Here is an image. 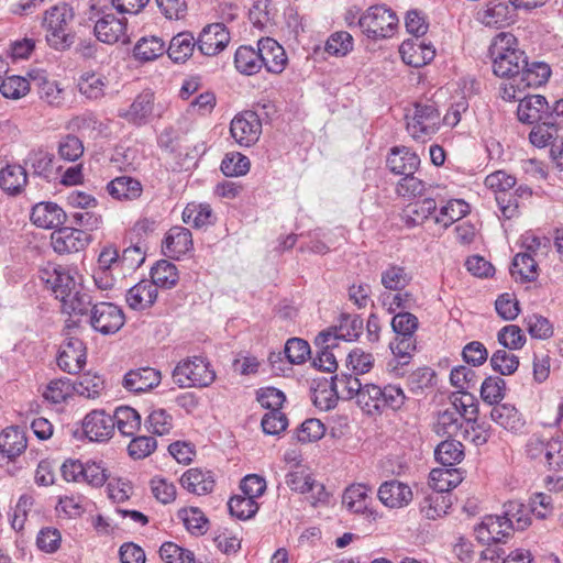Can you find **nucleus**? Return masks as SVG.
<instances>
[{
	"label": "nucleus",
	"instance_id": "obj_1",
	"mask_svg": "<svg viewBox=\"0 0 563 563\" xmlns=\"http://www.w3.org/2000/svg\"><path fill=\"white\" fill-rule=\"evenodd\" d=\"M493 73L500 78L518 80L526 53L518 48L517 37L508 32L497 34L489 45Z\"/></svg>",
	"mask_w": 563,
	"mask_h": 563
},
{
	"label": "nucleus",
	"instance_id": "obj_2",
	"mask_svg": "<svg viewBox=\"0 0 563 563\" xmlns=\"http://www.w3.org/2000/svg\"><path fill=\"white\" fill-rule=\"evenodd\" d=\"M407 396L398 385L380 387L375 384H364L356 400L357 406L366 415H379L384 410H399L405 405Z\"/></svg>",
	"mask_w": 563,
	"mask_h": 563
},
{
	"label": "nucleus",
	"instance_id": "obj_3",
	"mask_svg": "<svg viewBox=\"0 0 563 563\" xmlns=\"http://www.w3.org/2000/svg\"><path fill=\"white\" fill-rule=\"evenodd\" d=\"M108 0H90V10L96 12L98 20L95 24V34L97 38L107 44L118 42L126 43V18H118L112 12L113 9L107 4Z\"/></svg>",
	"mask_w": 563,
	"mask_h": 563
},
{
	"label": "nucleus",
	"instance_id": "obj_4",
	"mask_svg": "<svg viewBox=\"0 0 563 563\" xmlns=\"http://www.w3.org/2000/svg\"><path fill=\"white\" fill-rule=\"evenodd\" d=\"M407 131L419 142H427L440 130L441 114L434 103L416 102L406 113Z\"/></svg>",
	"mask_w": 563,
	"mask_h": 563
},
{
	"label": "nucleus",
	"instance_id": "obj_5",
	"mask_svg": "<svg viewBox=\"0 0 563 563\" xmlns=\"http://www.w3.org/2000/svg\"><path fill=\"white\" fill-rule=\"evenodd\" d=\"M74 20L73 8L67 3L53 5L46 11L44 25L47 29L46 41L55 49H66L73 44L69 24Z\"/></svg>",
	"mask_w": 563,
	"mask_h": 563
},
{
	"label": "nucleus",
	"instance_id": "obj_6",
	"mask_svg": "<svg viewBox=\"0 0 563 563\" xmlns=\"http://www.w3.org/2000/svg\"><path fill=\"white\" fill-rule=\"evenodd\" d=\"M173 379L180 388L207 387L216 379L209 362L201 356L180 361L173 371Z\"/></svg>",
	"mask_w": 563,
	"mask_h": 563
},
{
	"label": "nucleus",
	"instance_id": "obj_7",
	"mask_svg": "<svg viewBox=\"0 0 563 563\" xmlns=\"http://www.w3.org/2000/svg\"><path fill=\"white\" fill-rule=\"evenodd\" d=\"M399 20L396 13L386 5H373L360 18L358 24L362 31L372 38L390 37Z\"/></svg>",
	"mask_w": 563,
	"mask_h": 563
},
{
	"label": "nucleus",
	"instance_id": "obj_8",
	"mask_svg": "<svg viewBox=\"0 0 563 563\" xmlns=\"http://www.w3.org/2000/svg\"><path fill=\"white\" fill-rule=\"evenodd\" d=\"M515 519L517 529H525L530 523L528 518L517 517V515L512 514L511 510H507L503 516L485 517L477 528L478 538L487 542H501L515 528Z\"/></svg>",
	"mask_w": 563,
	"mask_h": 563
},
{
	"label": "nucleus",
	"instance_id": "obj_9",
	"mask_svg": "<svg viewBox=\"0 0 563 563\" xmlns=\"http://www.w3.org/2000/svg\"><path fill=\"white\" fill-rule=\"evenodd\" d=\"M125 322L120 307L111 302H98L91 307L90 324L101 334L108 335L118 332Z\"/></svg>",
	"mask_w": 563,
	"mask_h": 563
},
{
	"label": "nucleus",
	"instance_id": "obj_10",
	"mask_svg": "<svg viewBox=\"0 0 563 563\" xmlns=\"http://www.w3.org/2000/svg\"><path fill=\"white\" fill-rule=\"evenodd\" d=\"M87 350L81 339L69 332L60 346L57 357L59 368L68 374L79 373L86 364Z\"/></svg>",
	"mask_w": 563,
	"mask_h": 563
},
{
	"label": "nucleus",
	"instance_id": "obj_11",
	"mask_svg": "<svg viewBox=\"0 0 563 563\" xmlns=\"http://www.w3.org/2000/svg\"><path fill=\"white\" fill-rule=\"evenodd\" d=\"M41 280L52 289L55 297L63 300L77 288V284L66 267L48 263L40 271Z\"/></svg>",
	"mask_w": 563,
	"mask_h": 563
},
{
	"label": "nucleus",
	"instance_id": "obj_12",
	"mask_svg": "<svg viewBox=\"0 0 563 563\" xmlns=\"http://www.w3.org/2000/svg\"><path fill=\"white\" fill-rule=\"evenodd\" d=\"M230 132L241 146H251L257 142L262 132V123L254 111H245L231 121Z\"/></svg>",
	"mask_w": 563,
	"mask_h": 563
},
{
	"label": "nucleus",
	"instance_id": "obj_13",
	"mask_svg": "<svg viewBox=\"0 0 563 563\" xmlns=\"http://www.w3.org/2000/svg\"><path fill=\"white\" fill-rule=\"evenodd\" d=\"M51 243L59 254L79 252L90 243V234L85 230L63 227L52 233Z\"/></svg>",
	"mask_w": 563,
	"mask_h": 563
},
{
	"label": "nucleus",
	"instance_id": "obj_14",
	"mask_svg": "<svg viewBox=\"0 0 563 563\" xmlns=\"http://www.w3.org/2000/svg\"><path fill=\"white\" fill-rule=\"evenodd\" d=\"M231 36L223 23L205 26L197 40L198 49L206 56H214L230 43Z\"/></svg>",
	"mask_w": 563,
	"mask_h": 563
},
{
	"label": "nucleus",
	"instance_id": "obj_15",
	"mask_svg": "<svg viewBox=\"0 0 563 563\" xmlns=\"http://www.w3.org/2000/svg\"><path fill=\"white\" fill-rule=\"evenodd\" d=\"M82 430L90 441L104 442L114 433V420L104 410H92L85 417Z\"/></svg>",
	"mask_w": 563,
	"mask_h": 563
},
{
	"label": "nucleus",
	"instance_id": "obj_16",
	"mask_svg": "<svg viewBox=\"0 0 563 563\" xmlns=\"http://www.w3.org/2000/svg\"><path fill=\"white\" fill-rule=\"evenodd\" d=\"M314 345L318 352L312 361L313 366L320 371L333 373L338 368L336 355L334 353V350L340 349L338 336L322 331L316 336Z\"/></svg>",
	"mask_w": 563,
	"mask_h": 563
},
{
	"label": "nucleus",
	"instance_id": "obj_17",
	"mask_svg": "<svg viewBox=\"0 0 563 563\" xmlns=\"http://www.w3.org/2000/svg\"><path fill=\"white\" fill-rule=\"evenodd\" d=\"M402 60L412 67H422L429 64L435 56V49L427 44L423 38H409L402 42L399 47Z\"/></svg>",
	"mask_w": 563,
	"mask_h": 563
},
{
	"label": "nucleus",
	"instance_id": "obj_18",
	"mask_svg": "<svg viewBox=\"0 0 563 563\" xmlns=\"http://www.w3.org/2000/svg\"><path fill=\"white\" fill-rule=\"evenodd\" d=\"M514 10L505 1L489 0L477 10L475 19L485 26L503 27L512 21Z\"/></svg>",
	"mask_w": 563,
	"mask_h": 563
},
{
	"label": "nucleus",
	"instance_id": "obj_19",
	"mask_svg": "<svg viewBox=\"0 0 563 563\" xmlns=\"http://www.w3.org/2000/svg\"><path fill=\"white\" fill-rule=\"evenodd\" d=\"M377 496L388 508L406 507L413 497L411 488L397 479L384 482L378 488Z\"/></svg>",
	"mask_w": 563,
	"mask_h": 563
},
{
	"label": "nucleus",
	"instance_id": "obj_20",
	"mask_svg": "<svg viewBox=\"0 0 563 563\" xmlns=\"http://www.w3.org/2000/svg\"><path fill=\"white\" fill-rule=\"evenodd\" d=\"M258 46L266 70L276 75L283 73L288 62L284 47L272 37L261 38Z\"/></svg>",
	"mask_w": 563,
	"mask_h": 563
},
{
	"label": "nucleus",
	"instance_id": "obj_21",
	"mask_svg": "<svg viewBox=\"0 0 563 563\" xmlns=\"http://www.w3.org/2000/svg\"><path fill=\"white\" fill-rule=\"evenodd\" d=\"M162 380L159 371L153 367H141L129 371L123 378V386L129 391L146 393L157 387Z\"/></svg>",
	"mask_w": 563,
	"mask_h": 563
},
{
	"label": "nucleus",
	"instance_id": "obj_22",
	"mask_svg": "<svg viewBox=\"0 0 563 563\" xmlns=\"http://www.w3.org/2000/svg\"><path fill=\"white\" fill-rule=\"evenodd\" d=\"M549 104L541 95H533L520 99L517 115L519 121L527 124H536L547 120Z\"/></svg>",
	"mask_w": 563,
	"mask_h": 563
},
{
	"label": "nucleus",
	"instance_id": "obj_23",
	"mask_svg": "<svg viewBox=\"0 0 563 563\" xmlns=\"http://www.w3.org/2000/svg\"><path fill=\"white\" fill-rule=\"evenodd\" d=\"M30 218L38 228L53 229L64 223L66 213L54 202H40L32 208Z\"/></svg>",
	"mask_w": 563,
	"mask_h": 563
},
{
	"label": "nucleus",
	"instance_id": "obj_24",
	"mask_svg": "<svg viewBox=\"0 0 563 563\" xmlns=\"http://www.w3.org/2000/svg\"><path fill=\"white\" fill-rule=\"evenodd\" d=\"M192 249L191 232L184 227H173L163 243L164 253L173 258H179Z\"/></svg>",
	"mask_w": 563,
	"mask_h": 563
},
{
	"label": "nucleus",
	"instance_id": "obj_25",
	"mask_svg": "<svg viewBox=\"0 0 563 563\" xmlns=\"http://www.w3.org/2000/svg\"><path fill=\"white\" fill-rule=\"evenodd\" d=\"M25 165L34 176L46 181L55 179L58 172L54 165V155L43 148L32 150L25 159Z\"/></svg>",
	"mask_w": 563,
	"mask_h": 563
},
{
	"label": "nucleus",
	"instance_id": "obj_26",
	"mask_svg": "<svg viewBox=\"0 0 563 563\" xmlns=\"http://www.w3.org/2000/svg\"><path fill=\"white\" fill-rule=\"evenodd\" d=\"M154 95L151 91H143L136 96L134 101L125 110L119 111V117L128 122L142 125L153 112Z\"/></svg>",
	"mask_w": 563,
	"mask_h": 563
},
{
	"label": "nucleus",
	"instance_id": "obj_27",
	"mask_svg": "<svg viewBox=\"0 0 563 563\" xmlns=\"http://www.w3.org/2000/svg\"><path fill=\"white\" fill-rule=\"evenodd\" d=\"M214 476L211 471L202 468H189L181 478V486L189 493L196 495H206L213 490Z\"/></svg>",
	"mask_w": 563,
	"mask_h": 563
},
{
	"label": "nucleus",
	"instance_id": "obj_28",
	"mask_svg": "<svg viewBox=\"0 0 563 563\" xmlns=\"http://www.w3.org/2000/svg\"><path fill=\"white\" fill-rule=\"evenodd\" d=\"M452 506V495L443 492H430L420 501V512L429 520H437L448 514Z\"/></svg>",
	"mask_w": 563,
	"mask_h": 563
},
{
	"label": "nucleus",
	"instance_id": "obj_29",
	"mask_svg": "<svg viewBox=\"0 0 563 563\" xmlns=\"http://www.w3.org/2000/svg\"><path fill=\"white\" fill-rule=\"evenodd\" d=\"M156 298V285L144 279L128 290L125 299L131 309L144 310L152 307Z\"/></svg>",
	"mask_w": 563,
	"mask_h": 563
},
{
	"label": "nucleus",
	"instance_id": "obj_30",
	"mask_svg": "<svg viewBox=\"0 0 563 563\" xmlns=\"http://www.w3.org/2000/svg\"><path fill=\"white\" fill-rule=\"evenodd\" d=\"M260 46L241 45L234 54L235 69L245 76H252L261 71L263 59H261Z\"/></svg>",
	"mask_w": 563,
	"mask_h": 563
},
{
	"label": "nucleus",
	"instance_id": "obj_31",
	"mask_svg": "<svg viewBox=\"0 0 563 563\" xmlns=\"http://www.w3.org/2000/svg\"><path fill=\"white\" fill-rule=\"evenodd\" d=\"M419 164V156L407 147H395L387 157V166L397 175L415 174Z\"/></svg>",
	"mask_w": 563,
	"mask_h": 563
},
{
	"label": "nucleus",
	"instance_id": "obj_32",
	"mask_svg": "<svg viewBox=\"0 0 563 563\" xmlns=\"http://www.w3.org/2000/svg\"><path fill=\"white\" fill-rule=\"evenodd\" d=\"M551 75L550 66L544 62H528L521 68L518 79L520 80L521 87L537 88L544 85Z\"/></svg>",
	"mask_w": 563,
	"mask_h": 563
},
{
	"label": "nucleus",
	"instance_id": "obj_33",
	"mask_svg": "<svg viewBox=\"0 0 563 563\" xmlns=\"http://www.w3.org/2000/svg\"><path fill=\"white\" fill-rule=\"evenodd\" d=\"M107 190L117 200H134L142 195L143 188L137 179L120 176L107 185Z\"/></svg>",
	"mask_w": 563,
	"mask_h": 563
},
{
	"label": "nucleus",
	"instance_id": "obj_34",
	"mask_svg": "<svg viewBox=\"0 0 563 563\" xmlns=\"http://www.w3.org/2000/svg\"><path fill=\"white\" fill-rule=\"evenodd\" d=\"M465 424V419L461 417L456 409L450 410L446 408L439 413L434 431L440 437L460 438Z\"/></svg>",
	"mask_w": 563,
	"mask_h": 563
},
{
	"label": "nucleus",
	"instance_id": "obj_35",
	"mask_svg": "<svg viewBox=\"0 0 563 563\" xmlns=\"http://www.w3.org/2000/svg\"><path fill=\"white\" fill-rule=\"evenodd\" d=\"M437 210V202L432 198H424L409 203L402 211V219L408 227H417L424 223L426 220Z\"/></svg>",
	"mask_w": 563,
	"mask_h": 563
},
{
	"label": "nucleus",
	"instance_id": "obj_36",
	"mask_svg": "<svg viewBox=\"0 0 563 563\" xmlns=\"http://www.w3.org/2000/svg\"><path fill=\"white\" fill-rule=\"evenodd\" d=\"M490 418L494 422L511 432L520 431L525 426L519 411L509 404L497 405L492 409Z\"/></svg>",
	"mask_w": 563,
	"mask_h": 563
},
{
	"label": "nucleus",
	"instance_id": "obj_37",
	"mask_svg": "<svg viewBox=\"0 0 563 563\" xmlns=\"http://www.w3.org/2000/svg\"><path fill=\"white\" fill-rule=\"evenodd\" d=\"M26 449L24 432L18 427H10L0 433V452L9 459L22 454Z\"/></svg>",
	"mask_w": 563,
	"mask_h": 563
},
{
	"label": "nucleus",
	"instance_id": "obj_38",
	"mask_svg": "<svg viewBox=\"0 0 563 563\" xmlns=\"http://www.w3.org/2000/svg\"><path fill=\"white\" fill-rule=\"evenodd\" d=\"M26 181V170L20 165H7L0 169V188L10 195L20 194Z\"/></svg>",
	"mask_w": 563,
	"mask_h": 563
},
{
	"label": "nucleus",
	"instance_id": "obj_39",
	"mask_svg": "<svg viewBox=\"0 0 563 563\" xmlns=\"http://www.w3.org/2000/svg\"><path fill=\"white\" fill-rule=\"evenodd\" d=\"M32 81L37 87V93L41 100L53 107L64 104L65 92L57 81L49 80L42 75L33 77Z\"/></svg>",
	"mask_w": 563,
	"mask_h": 563
},
{
	"label": "nucleus",
	"instance_id": "obj_40",
	"mask_svg": "<svg viewBox=\"0 0 563 563\" xmlns=\"http://www.w3.org/2000/svg\"><path fill=\"white\" fill-rule=\"evenodd\" d=\"M329 386L336 397L357 400L364 384L354 375L342 374L331 377Z\"/></svg>",
	"mask_w": 563,
	"mask_h": 563
},
{
	"label": "nucleus",
	"instance_id": "obj_41",
	"mask_svg": "<svg viewBox=\"0 0 563 563\" xmlns=\"http://www.w3.org/2000/svg\"><path fill=\"white\" fill-rule=\"evenodd\" d=\"M197 41L190 32H180L169 43L167 53L175 63H184L191 56Z\"/></svg>",
	"mask_w": 563,
	"mask_h": 563
},
{
	"label": "nucleus",
	"instance_id": "obj_42",
	"mask_svg": "<svg viewBox=\"0 0 563 563\" xmlns=\"http://www.w3.org/2000/svg\"><path fill=\"white\" fill-rule=\"evenodd\" d=\"M372 489L363 484L351 485L343 494V504L349 510L355 514L368 511V499Z\"/></svg>",
	"mask_w": 563,
	"mask_h": 563
},
{
	"label": "nucleus",
	"instance_id": "obj_43",
	"mask_svg": "<svg viewBox=\"0 0 563 563\" xmlns=\"http://www.w3.org/2000/svg\"><path fill=\"white\" fill-rule=\"evenodd\" d=\"M511 276L521 282H533L538 277V262L531 253H518L511 264Z\"/></svg>",
	"mask_w": 563,
	"mask_h": 563
},
{
	"label": "nucleus",
	"instance_id": "obj_44",
	"mask_svg": "<svg viewBox=\"0 0 563 563\" xmlns=\"http://www.w3.org/2000/svg\"><path fill=\"white\" fill-rule=\"evenodd\" d=\"M183 221L200 229L213 224L216 217L209 205L191 202L183 211Z\"/></svg>",
	"mask_w": 563,
	"mask_h": 563
},
{
	"label": "nucleus",
	"instance_id": "obj_45",
	"mask_svg": "<svg viewBox=\"0 0 563 563\" xmlns=\"http://www.w3.org/2000/svg\"><path fill=\"white\" fill-rule=\"evenodd\" d=\"M412 276L405 266L391 264L382 272L380 283L394 291H402L411 282Z\"/></svg>",
	"mask_w": 563,
	"mask_h": 563
},
{
	"label": "nucleus",
	"instance_id": "obj_46",
	"mask_svg": "<svg viewBox=\"0 0 563 563\" xmlns=\"http://www.w3.org/2000/svg\"><path fill=\"white\" fill-rule=\"evenodd\" d=\"M112 418L114 428L117 427L120 433L125 437L134 435L141 427V416L131 407L118 408Z\"/></svg>",
	"mask_w": 563,
	"mask_h": 563
},
{
	"label": "nucleus",
	"instance_id": "obj_47",
	"mask_svg": "<svg viewBox=\"0 0 563 563\" xmlns=\"http://www.w3.org/2000/svg\"><path fill=\"white\" fill-rule=\"evenodd\" d=\"M461 483V476L456 468L442 467L434 468L430 472V485L432 492L450 493Z\"/></svg>",
	"mask_w": 563,
	"mask_h": 563
},
{
	"label": "nucleus",
	"instance_id": "obj_48",
	"mask_svg": "<svg viewBox=\"0 0 563 563\" xmlns=\"http://www.w3.org/2000/svg\"><path fill=\"white\" fill-rule=\"evenodd\" d=\"M470 212V206L461 199H452L441 207L440 212L434 217V222L448 229L455 221L462 219Z\"/></svg>",
	"mask_w": 563,
	"mask_h": 563
},
{
	"label": "nucleus",
	"instance_id": "obj_49",
	"mask_svg": "<svg viewBox=\"0 0 563 563\" xmlns=\"http://www.w3.org/2000/svg\"><path fill=\"white\" fill-rule=\"evenodd\" d=\"M435 459L443 466H454L464 457V448L459 440H444L434 451Z\"/></svg>",
	"mask_w": 563,
	"mask_h": 563
},
{
	"label": "nucleus",
	"instance_id": "obj_50",
	"mask_svg": "<svg viewBox=\"0 0 563 563\" xmlns=\"http://www.w3.org/2000/svg\"><path fill=\"white\" fill-rule=\"evenodd\" d=\"M151 283L158 287L172 288L178 282L177 267L168 261H159L151 269Z\"/></svg>",
	"mask_w": 563,
	"mask_h": 563
},
{
	"label": "nucleus",
	"instance_id": "obj_51",
	"mask_svg": "<svg viewBox=\"0 0 563 563\" xmlns=\"http://www.w3.org/2000/svg\"><path fill=\"white\" fill-rule=\"evenodd\" d=\"M164 51V41L157 36H150L137 41L133 54L136 59L148 62L163 55Z\"/></svg>",
	"mask_w": 563,
	"mask_h": 563
},
{
	"label": "nucleus",
	"instance_id": "obj_52",
	"mask_svg": "<svg viewBox=\"0 0 563 563\" xmlns=\"http://www.w3.org/2000/svg\"><path fill=\"white\" fill-rule=\"evenodd\" d=\"M559 128L555 125V121L544 120L536 123L532 128L529 140L532 145L537 147H545L554 143L553 141L558 137Z\"/></svg>",
	"mask_w": 563,
	"mask_h": 563
},
{
	"label": "nucleus",
	"instance_id": "obj_53",
	"mask_svg": "<svg viewBox=\"0 0 563 563\" xmlns=\"http://www.w3.org/2000/svg\"><path fill=\"white\" fill-rule=\"evenodd\" d=\"M363 330V320L358 316H346L339 327L327 330L328 333L338 336V342H351L356 340Z\"/></svg>",
	"mask_w": 563,
	"mask_h": 563
},
{
	"label": "nucleus",
	"instance_id": "obj_54",
	"mask_svg": "<svg viewBox=\"0 0 563 563\" xmlns=\"http://www.w3.org/2000/svg\"><path fill=\"white\" fill-rule=\"evenodd\" d=\"M104 77L95 73H85L80 76L78 88L88 99L97 100L103 97L106 88Z\"/></svg>",
	"mask_w": 563,
	"mask_h": 563
},
{
	"label": "nucleus",
	"instance_id": "obj_55",
	"mask_svg": "<svg viewBox=\"0 0 563 563\" xmlns=\"http://www.w3.org/2000/svg\"><path fill=\"white\" fill-rule=\"evenodd\" d=\"M450 410L456 409L465 421L474 420L478 412V407L475 404V398L470 393L457 391L451 397V405L448 407Z\"/></svg>",
	"mask_w": 563,
	"mask_h": 563
},
{
	"label": "nucleus",
	"instance_id": "obj_56",
	"mask_svg": "<svg viewBox=\"0 0 563 563\" xmlns=\"http://www.w3.org/2000/svg\"><path fill=\"white\" fill-rule=\"evenodd\" d=\"M145 426L153 434L165 435L174 428V419L167 410L158 408L148 415Z\"/></svg>",
	"mask_w": 563,
	"mask_h": 563
},
{
	"label": "nucleus",
	"instance_id": "obj_57",
	"mask_svg": "<svg viewBox=\"0 0 563 563\" xmlns=\"http://www.w3.org/2000/svg\"><path fill=\"white\" fill-rule=\"evenodd\" d=\"M62 302V308L67 313L75 314H86L90 312L91 307V297L87 292H81L79 289L75 288L69 296L65 297Z\"/></svg>",
	"mask_w": 563,
	"mask_h": 563
},
{
	"label": "nucleus",
	"instance_id": "obj_58",
	"mask_svg": "<svg viewBox=\"0 0 563 563\" xmlns=\"http://www.w3.org/2000/svg\"><path fill=\"white\" fill-rule=\"evenodd\" d=\"M506 382L501 377H487L481 385V397L489 405H499L505 397Z\"/></svg>",
	"mask_w": 563,
	"mask_h": 563
},
{
	"label": "nucleus",
	"instance_id": "obj_59",
	"mask_svg": "<svg viewBox=\"0 0 563 563\" xmlns=\"http://www.w3.org/2000/svg\"><path fill=\"white\" fill-rule=\"evenodd\" d=\"M30 90V81L21 76H9L0 84V92L7 99H21L26 96Z\"/></svg>",
	"mask_w": 563,
	"mask_h": 563
},
{
	"label": "nucleus",
	"instance_id": "obj_60",
	"mask_svg": "<svg viewBox=\"0 0 563 563\" xmlns=\"http://www.w3.org/2000/svg\"><path fill=\"white\" fill-rule=\"evenodd\" d=\"M177 516L191 533L203 534L208 529V519L199 508H183Z\"/></svg>",
	"mask_w": 563,
	"mask_h": 563
},
{
	"label": "nucleus",
	"instance_id": "obj_61",
	"mask_svg": "<svg viewBox=\"0 0 563 563\" xmlns=\"http://www.w3.org/2000/svg\"><path fill=\"white\" fill-rule=\"evenodd\" d=\"M353 48V37L349 32L340 31L331 34L325 42L324 51L332 56L342 57Z\"/></svg>",
	"mask_w": 563,
	"mask_h": 563
},
{
	"label": "nucleus",
	"instance_id": "obj_62",
	"mask_svg": "<svg viewBox=\"0 0 563 563\" xmlns=\"http://www.w3.org/2000/svg\"><path fill=\"white\" fill-rule=\"evenodd\" d=\"M228 508L231 516L241 520H246L252 518L257 512L258 505L254 499L250 497L234 496L230 498Z\"/></svg>",
	"mask_w": 563,
	"mask_h": 563
},
{
	"label": "nucleus",
	"instance_id": "obj_63",
	"mask_svg": "<svg viewBox=\"0 0 563 563\" xmlns=\"http://www.w3.org/2000/svg\"><path fill=\"white\" fill-rule=\"evenodd\" d=\"M286 485L294 492L305 494L313 488L319 487L323 489V486L318 484L311 475L305 470L294 471L286 475Z\"/></svg>",
	"mask_w": 563,
	"mask_h": 563
},
{
	"label": "nucleus",
	"instance_id": "obj_64",
	"mask_svg": "<svg viewBox=\"0 0 563 563\" xmlns=\"http://www.w3.org/2000/svg\"><path fill=\"white\" fill-rule=\"evenodd\" d=\"M159 555L165 563H194V553L183 549L173 542L164 543L159 549Z\"/></svg>",
	"mask_w": 563,
	"mask_h": 563
}]
</instances>
